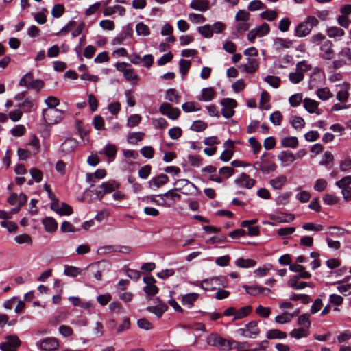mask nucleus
<instances>
[{"instance_id": "obj_1", "label": "nucleus", "mask_w": 351, "mask_h": 351, "mask_svg": "<svg viewBox=\"0 0 351 351\" xmlns=\"http://www.w3.org/2000/svg\"><path fill=\"white\" fill-rule=\"evenodd\" d=\"M110 269V263L105 261L90 264L86 267V270L89 275L93 276L99 281L102 280V274L106 271H108Z\"/></svg>"}, {"instance_id": "obj_2", "label": "nucleus", "mask_w": 351, "mask_h": 351, "mask_svg": "<svg viewBox=\"0 0 351 351\" xmlns=\"http://www.w3.org/2000/svg\"><path fill=\"white\" fill-rule=\"evenodd\" d=\"M43 117L47 124H56L63 119V111L56 108L43 109Z\"/></svg>"}, {"instance_id": "obj_3", "label": "nucleus", "mask_w": 351, "mask_h": 351, "mask_svg": "<svg viewBox=\"0 0 351 351\" xmlns=\"http://www.w3.org/2000/svg\"><path fill=\"white\" fill-rule=\"evenodd\" d=\"M175 190L186 195H192L196 193L197 188L194 184L186 179H180L175 182Z\"/></svg>"}, {"instance_id": "obj_4", "label": "nucleus", "mask_w": 351, "mask_h": 351, "mask_svg": "<svg viewBox=\"0 0 351 351\" xmlns=\"http://www.w3.org/2000/svg\"><path fill=\"white\" fill-rule=\"evenodd\" d=\"M270 31L269 25L264 23L256 28L250 30L247 34V40L253 43L256 37H263L269 34Z\"/></svg>"}, {"instance_id": "obj_5", "label": "nucleus", "mask_w": 351, "mask_h": 351, "mask_svg": "<svg viewBox=\"0 0 351 351\" xmlns=\"http://www.w3.org/2000/svg\"><path fill=\"white\" fill-rule=\"evenodd\" d=\"M238 332L242 336L247 338H256L260 333L257 322L255 321L250 322L245 324V328L239 329Z\"/></svg>"}, {"instance_id": "obj_6", "label": "nucleus", "mask_w": 351, "mask_h": 351, "mask_svg": "<svg viewBox=\"0 0 351 351\" xmlns=\"http://www.w3.org/2000/svg\"><path fill=\"white\" fill-rule=\"evenodd\" d=\"M221 104L223 106L222 115L226 118L232 117L234 114V108L237 106V101L233 99L224 98L221 101Z\"/></svg>"}, {"instance_id": "obj_7", "label": "nucleus", "mask_w": 351, "mask_h": 351, "mask_svg": "<svg viewBox=\"0 0 351 351\" xmlns=\"http://www.w3.org/2000/svg\"><path fill=\"white\" fill-rule=\"evenodd\" d=\"M21 341L16 335H9L6 337V341L0 344V349L2 351H16L20 346Z\"/></svg>"}, {"instance_id": "obj_8", "label": "nucleus", "mask_w": 351, "mask_h": 351, "mask_svg": "<svg viewBox=\"0 0 351 351\" xmlns=\"http://www.w3.org/2000/svg\"><path fill=\"white\" fill-rule=\"evenodd\" d=\"M206 343L211 346L220 347L223 349H227V347L230 346L228 340L216 333L208 336Z\"/></svg>"}, {"instance_id": "obj_9", "label": "nucleus", "mask_w": 351, "mask_h": 351, "mask_svg": "<svg viewBox=\"0 0 351 351\" xmlns=\"http://www.w3.org/2000/svg\"><path fill=\"white\" fill-rule=\"evenodd\" d=\"M332 43L329 40H326L320 46L322 54L320 57L322 59L330 60L335 57V52L332 49Z\"/></svg>"}, {"instance_id": "obj_10", "label": "nucleus", "mask_w": 351, "mask_h": 351, "mask_svg": "<svg viewBox=\"0 0 351 351\" xmlns=\"http://www.w3.org/2000/svg\"><path fill=\"white\" fill-rule=\"evenodd\" d=\"M78 145V141L73 138H67L61 144L60 152L63 154H69L75 151Z\"/></svg>"}, {"instance_id": "obj_11", "label": "nucleus", "mask_w": 351, "mask_h": 351, "mask_svg": "<svg viewBox=\"0 0 351 351\" xmlns=\"http://www.w3.org/2000/svg\"><path fill=\"white\" fill-rule=\"evenodd\" d=\"M234 183L239 187H245L246 189H250L254 186L256 180L250 178L246 173H242L237 179H235Z\"/></svg>"}, {"instance_id": "obj_12", "label": "nucleus", "mask_w": 351, "mask_h": 351, "mask_svg": "<svg viewBox=\"0 0 351 351\" xmlns=\"http://www.w3.org/2000/svg\"><path fill=\"white\" fill-rule=\"evenodd\" d=\"M304 108L308 111L309 113L313 114L315 113L317 114H320L322 113V110L318 108L319 103L314 99H311L309 98H305L303 100Z\"/></svg>"}, {"instance_id": "obj_13", "label": "nucleus", "mask_w": 351, "mask_h": 351, "mask_svg": "<svg viewBox=\"0 0 351 351\" xmlns=\"http://www.w3.org/2000/svg\"><path fill=\"white\" fill-rule=\"evenodd\" d=\"M58 341L54 337L45 338L40 343V348L43 350H54L58 348Z\"/></svg>"}, {"instance_id": "obj_14", "label": "nucleus", "mask_w": 351, "mask_h": 351, "mask_svg": "<svg viewBox=\"0 0 351 351\" xmlns=\"http://www.w3.org/2000/svg\"><path fill=\"white\" fill-rule=\"evenodd\" d=\"M243 287L245 289L247 293L254 296L257 295L258 294L267 295L271 292V289L261 286L243 285Z\"/></svg>"}, {"instance_id": "obj_15", "label": "nucleus", "mask_w": 351, "mask_h": 351, "mask_svg": "<svg viewBox=\"0 0 351 351\" xmlns=\"http://www.w3.org/2000/svg\"><path fill=\"white\" fill-rule=\"evenodd\" d=\"M269 156V154L265 152L260 157V160L263 161V173L265 174L274 171L276 169V164L267 158Z\"/></svg>"}, {"instance_id": "obj_16", "label": "nucleus", "mask_w": 351, "mask_h": 351, "mask_svg": "<svg viewBox=\"0 0 351 351\" xmlns=\"http://www.w3.org/2000/svg\"><path fill=\"white\" fill-rule=\"evenodd\" d=\"M278 158L282 162V165L286 167L295 161L297 159V156H294V154L291 152L282 151L278 155Z\"/></svg>"}, {"instance_id": "obj_17", "label": "nucleus", "mask_w": 351, "mask_h": 351, "mask_svg": "<svg viewBox=\"0 0 351 351\" xmlns=\"http://www.w3.org/2000/svg\"><path fill=\"white\" fill-rule=\"evenodd\" d=\"M287 285L289 287L293 288L295 290L302 289L306 287H314V284L313 282H304V281L299 282V280L297 279L296 277L291 278L288 280Z\"/></svg>"}, {"instance_id": "obj_18", "label": "nucleus", "mask_w": 351, "mask_h": 351, "mask_svg": "<svg viewBox=\"0 0 351 351\" xmlns=\"http://www.w3.org/2000/svg\"><path fill=\"white\" fill-rule=\"evenodd\" d=\"M308 26L309 25L304 21L300 23L295 29V36L300 38L308 36L311 32V27Z\"/></svg>"}, {"instance_id": "obj_19", "label": "nucleus", "mask_w": 351, "mask_h": 351, "mask_svg": "<svg viewBox=\"0 0 351 351\" xmlns=\"http://www.w3.org/2000/svg\"><path fill=\"white\" fill-rule=\"evenodd\" d=\"M169 180V178L165 174H160L158 176L153 178L149 181V186L150 187L158 189L160 186L165 185L166 183H167Z\"/></svg>"}, {"instance_id": "obj_20", "label": "nucleus", "mask_w": 351, "mask_h": 351, "mask_svg": "<svg viewBox=\"0 0 351 351\" xmlns=\"http://www.w3.org/2000/svg\"><path fill=\"white\" fill-rule=\"evenodd\" d=\"M190 7L195 10L205 12L209 8V2L208 0H193Z\"/></svg>"}, {"instance_id": "obj_21", "label": "nucleus", "mask_w": 351, "mask_h": 351, "mask_svg": "<svg viewBox=\"0 0 351 351\" xmlns=\"http://www.w3.org/2000/svg\"><path fill=\"white\" fill-rule=\"evenodd\" d=\"M42 222L47 232H53L57 230L58 223L53 218L47 217L43 219Z\"/></svg>"}, {"instance_id": "obj_22", "label": "nucleus", "mask_w": 351, "mask_h": 351, "mask_svg": "<svg viewBox=\"0 0 351 351\" xmlns=\"http://www.w3.org/2000/svg\"><path fill=\"white\" fill-rule=\"evenodd\" d=\"M215 96V92L211 87L204 88L202 90V94L198 97L199 101H209Z\"/></svg>"}, {"instance_id": "obj_23", "label": "nucleus", "mask_w": 351, "mask_h": 351, "mask_svg": "<svg viewBox=\"0 0 351 351\" xmlns=\"http://www.w3.org/2000/svg\"><path fill=\"white\" fill-rule=\"evenodd\" d=\"M243 68L248 73H254L258 69V62L255 58H248L247 63L243 66Z\"/></svg>"}, {"instance_id": "obj_24", "label": "nucleus", "mask_w": 351, "mask_h": 351, "mask_svg": "<svg viewBox=\"0 0 351 351\" xmlns=\"http://www.w3.org/2000/svg\"><path fill=\"white\" fill-rule=\"evenodd\" d=\"M280 144L283 147L294 149L298 145V140L295 136L285 137L281 139Z\"/></svg>"}, {"instance_id": "obj_25", "label": "nucleus", "mask_w": 351, "mask_h": 351, "mask_svg": "<svg viewBox=\"0 0 351 351\" xmlns=\"http://www.w3.org/2000/svg\"><path fill=\"white\" fill-rule=\"evenodd\" d=\"M326 34L329 38H335L344 36L345 32L340 27L332 26L326 29Z\"/></svg>"}, {"instance_id": "obj_26", "label": "nucleus", "mask_w": 351, "mask_h": 351, "mask_svg": "<svg viewBox=\"0 0 351 351\" xmlns=\"http://www.w3.org/2000/svg\"><path fill=\"white\" fill-rule=\"evenodd\" d=\"M106 193H111L120 187V184L116 180H109L101 184Z\"/></svg>"}, {"instance_id": "obj_27", "label": "nucleus", "mask_w": 351, "mask_h": 351, "mask_svg": "<svg viewBox=\"0 0 351 351\" xmlns=\"http://www.w3.org/2000/svg\"><path fill=\"white\" fill-rule=\"evenodd\" d=\"M252 311V307L250 305L243 306L239 309L236 308V315L233 320L241 319L247 317Z\"/></svg>"}, {"instance_id": "obj_28", "label": "nucleus", "mask_w": 351, "mask_h": 351, "mask_svg": "<svg viewBox=\"0 0 351 351\" xmlns=\"http://www.w3.org/2000/svg\"><path fill=\"white\" fill-rule=\"evenodd\" d=\"M167 308L168 306L165 304H159L155 306H148L147 310L160 317L167 310Z\"/></svg>"}, {"instance_id": "obj_29", "label": "nucleus", "mask_w": 351, "mask_h": 351, "mask_svg": "<svg viewBox=\"0 0 351 351\" xmlns=\"http://www.w3.org/2000/svg\"><path fill=\"white\" fill-rule=\"evenodd\" d=\"M285 176H280L274 179L270 180L269 184L274 189H280L287 182Z\"/></svg>"}, {"instance_id": "obj_30", "label": "nucleus", "mask_w": 351, "mask_h": 351, "mask_svg": "<svg viewBox=\"0 0 351 351\" xmlns=\"http://www.w3.org/2000/svg\"><path fill=\"white\" fill-rule=\"evenodd\" d=\"M309 330L300 327L299 328L293 329L289 333L291 337L295 339H300L302 337H306L309 335Z\"/></svg>"}, {"instance_id": "obj_31", "label": "nucleus", "mask_w": 351, "mask_h": 351, "mask_svg": "<svg viewBox=\"0 0 351 351\" xmlns=\"http://www.w3.org/2000/svg\"><path fill=\"white\" fill-rule=\"evenodd\" d=\"M339 58H341L345 64L351 65V49L349 47L343 48L338 54Z\"/></svg>"}, {"instance_id": "obj_32", "label": "nucleus", "mask_w": 351, "mask_h": 351, "mask_svg": "<svg viewBox=\"0 0 351 351\" xmlns=\"http://www.w3.org/2000/svg\"><path fill=\"white\" fill-rule=\"evenodd\" d=\"M287 337V333L278 329L269 330L267 333L268 339H282Z\"/></svg>"}, {"instance_id": "obj_33", "label": "nucleus", "mask_w": 351, "mask_h": 351, "mask_svg": "<svg viewBox=\"0 0 351 351\" xmlns=\"http://www.w3.org/2000/svg\"><path fill=\"white\" fill-rule=\"evenodd\" d=\"M106 175V171L104 169H97L94 173H88L86 177L90 182H95L96 179L104 178Z\"/></svg>"}, {"instance_id": "obj_34", "label": "nucleus", "mask_w": 351, "mask_h": 351, "mask_svg": "<svg viewBox=\"0 0 351 351\" xmlns=\"http://www.w3.org/2000/svg\"><path fill=\"white\" fill-rule=\"evenodd\" d=\"M294 219V215L291 213H280L275 217V220L279 223H291Z\"/></svg>"}, {"instance_id": "obj_35", "label": "nucleus", "mask_w": 351, "mask_h": 351, "mask_svg": "<svg viewBox=\"0 0 351 351\" xmlns=\"http://www.w3.org/2000/svg\"><path fill=\"white\" fill-rule=\"evenodd\" d=\"M216 278H211L210 279H205L201 282V287L206 291H213L214 289H217V287L215 285V282H217Z\"/></svg>"}, {"instance_id": "obj_36", "label": "nucleus", "mask_w": 351, "mask_h": 351, "mask_svg": "<svg viewBox=\"0 0 351 351\" xmlns=\"http://www.w3.org/2000/svg\"><path fill=\"white\" fill-rule=\"evenodd\" d=\"M123 76L127 81L130 82L132 84H136L138 80V76L132 68L128 69L124 72Z\"/></svg>"}, {"instance_id": "obj_37", "label": "nucleus", "mask_w": 351, "mask_h": 351, "mask_svg": "<svg viewBox=\"0 0 351 351\" xmlns=\"http://www.w3.org/2000/svg\"><path fill=\"white\" fill-rule=\"evenodd\" d=\"M317 97L322 100L326 101L332 97L333 95L327 87L318 88L317 90Z\"/></svg>"}, {"instance_id": "obj_38", "label": "nucleus", "mask_w": 351, "mask_h": 351, "mask_svg": "<svg viewBox=\"0 0 351 351\" xmlns=\"http://www.w3.org/2000/svg\"><path fill=\"white\" fill-rule=\"evenodd\" d=\"M297 324L298 326L309 330L311 326L310 315L308 313H304L300 315L298 318Z\"/></svg>"}, {"instance_id": "obj_39", "label": "nucleus", "mask_w": 351, "mask_h": 351, "mask_svg": "<svg viewBox=\"0 0 351 351\" xmlns=\"http://www.w3.org/2000/svg\"><path fill=\"white\" fill-rule=\"evenodd\" d=\"M198 294L197 293H188L182 297V303L184 306L191 308L194 302L197 300Z\"/></svg>"}, {"instance_id": "obj_40", "label": "nucleus", "mask_w": 351, "mask_h": 351, "mask_svg": "<svg viewBox=\"0 0 351 351\" xmlns=\"http://www.w3.org/2000/svg\"><path fill=\"white\" fill-rule=\"evenodd\" d=\"M274 45L277 49H288L291 46L292 41L286 38H276L274 40Z\"/></svg>"}, {"instance_id": "obj_41", "label": "nucleus", "mask_w": 351, "mask_h": 351, "mask_svg": "<svg viewBox=\"0 0 351 351\" xmlns=\"http://www.w3.org/2000/svg\"><path fill=\"white\" fill-rule=\"evenodd\" d=\"M235 264L239 267L249 268L254 267L256 265V261L253 259L239 258L236 260Z\"/></svg>"}, {"instance_id": "obj_42", "label": "nucleus", "mask_w": 351, "mask_h": 351, "mask_svg": "<svg viewBox=\"0 0 351 351\" xmlns=\"http://www.w3.org/2000/svg\"><path fill=\"white\" fill-rule=\"evenodd\" d=\"M166 99L171 102H174L176 104L179 103L180 96L178 95L177 91L174 88H169L166 90Z\"/></svg>"}, {"instance_id": "obj_43", "label": "nucleus", "mask_w": 351, "mask_h": 351, "mask_svg": "<svg viewBox=\"0 0 351 351\" xmlns=\"http://www.w3.org/2000/svg\"><path fill=\"white\" fill-rule=\"evenodd\" d=\"M290 123L295 129H301L304 128L305 121L301 117L291 116L290 118Z\"/></svg>"}, {"instance_id": "obj_44", "label": "nucleus", "mask_w": 351, "mask_h": 351, "mask_svg": "<svg viewBox=\"0 0 351 351\" xmlns=\"http://www.w3.org/2000/svg\"><path fill=\"white\" fill-rule=\"evenodd\" d=\"M145 134L141 132H131L128 135V141L130 143L135 144L137 142L142 141Z\"/></svg>"}, {"instance_id": "obj_45", "label": "nucleus", "mask_w": 351, "mask_h": 351, "mask_svg": "<svg viewBox=\"0 0 351 351\" xmlns=\"http://www.w3.org/2000/svg\"><path fill=\"white\" fill-rule=\"evenodd\" d=\"M293 317L294 314L283 313L281 315H277L275 317V321L278 324H286L290 322Z\"/></svg>"}, {"instance_id": "obj_46", "label": "nucleus", "mask_w": 351, "mask_h": 351, "mask_svg": "<svg viewBox=\"0 0 351 351\" xmlns=\"http://www.w3.org/2000/svg\"><path fill=\"white\" fill-rule=\"evenodd\" d=\"M136 32L138 36H146L149 35L150 30L147 25L140 22L136 25Z\"/></svg>"}, {"instance_id": "obj_47", "label": "nucleus", "mask_w": 351, "mask_h": 351, "mask_svg": "<svg viewBox=\"0 0 351 351\" xmlns=\"http://www.w3.org/2000/svg\"><path fill=\"white\" fill-rule=\"evenodd\" d=\"M81 272V269L78 267L70 265L64 266V274L68 276L76 277Z\"/></svg>"}, {"instance_id": "obj_48", "label": "nucleus", "mask_w": 351, "mask_h": 351, "mask_svg": "<svg viewBox=\"0 0 351 351\" xmlns=\"http://www.w3.org/2000/svg\"><path fill=\"white\" fill-rule=\"evenodd\" d=\"M191 65V62L190 60H186L184 59H181L179 61V69L180 72L182 76L185 75L189 71Z\"/></svg>"}, {"instance_id": "obj_49", "label": "nucleus", "mask_w": 351, "mask_h": 351, "mask_svg": "<svg viewBox=\"0 0 351 351\" xmlns=\"http://www.w3.org/2000/svg\"><path fill=\"white\" fill-rule=\"evenodd\" d=\"M14 241L18 244H32L31 237L27 234H22L14 237Z\"/></svg>"}, {"instance_id": "obj_50", "label": "nucleus", "mask_w": 351, "mask_h": 351, "mask_svg": "<svg viewBox=\"0 0 351 351\" xmlns=\"http://www.w3.org/2000/svg\"><path fill=\"white\" fill-rule=\"evenodd\" d=\"M178 191L174 189L169 190L167 192L163 194L158 195V197H159L161 199H164V197L166 198H170L173 200L175 199H177L178 200L180 199V195L177 193Z\"/></svg>"}, {"instance_id": "obj_51", "label": "nucleus", "mask_w": 351, "mask_h": 351, "mask_svg": "<svg viewBox=\"0 0 351 351\" xmlns=\"http://www.w3.org/2000/svg\"><path fill=\"white\" fill-rule=\"evenodd\" d=\"M198 32L202 36L206 38H211L213 34V31L209 25L199 27Z\"/></svg>"}, {"instance_id": "obj_52", "label": "nucleus", "mask_w": 351, "mask_h": 351, "mask_svg": "<svg viewBox=\"0 0 351 351\" xmlns=\"http://www.w3.org/2000/svg\"><path fill=\"white\" fill-rule=\"evenodd\" d=\"M290 300L293 301L301 300L303 304H308L312 301L311 298L308 295L296 293H293Z\"/></svg>"}, {"instance_id": "obj_53", "label": "nucleus", "mask_w": 351, "mask_h": 351, "mask_svg": "<svg viewBox=\"0 0 351 351\" xmlns=\"http://www.w3.org/2000/svg\"><path fill=\"white\" fill-rule=\"evenodd\" d=\"M304 73L296 70L295 72H291L289 75V79L293 84H298L303 80Z\"/></svg>"}, {"instance_id": "obj_54", "label": "nucleus", "mask_w": 351, "mask_h": 351, "mask_svg": "<svg viewBox=\"0 0 351 351\" xmlns=\"http://www.w3.org/2000/svg\"><path fill=\"white\" fill-rule=\"evenodd\" d=\"M104 153L110 159L109 161H112L115 157L117 153V149L115 145L110 144L107 145L104 149Z\"/></svg>"}, {"instance_id": "obj_55", "label": "nucleus", "mask_w": 351, "mask_h": 351, "mask_svg": "<svg viewBox=\"0 0 351 351\" xmlns=\"http://www.w3.org/2000/svg\"><path fill=\"white\" fill-rule=\"evenodd\" d=\"M264 80L274 88H277L280 84V79L277 76L267 75Z\"/></svg>"}, {"instance_id": "obj_56", "label": "nucleus", "mask_w": 351, "mask_h": 351, "mask_svg": "<svg viewBox=\"0 0 351 351\" xmlns=\"http://www.w3.org/2000/svg\"><path fill=\"white\" fill-rule=\"evenodd\" d=\"M303 100L304 99H302V94L301 93L294 94L291 95L289 99L290 105L292 107H296L299 106Z\"/></svg>"}, {"instance_id": "obj_57", "label": "nucleus", "mask_w": 351, "mask_h": 351, "mask_svg": "<svg viewBox=\"0 0 351 351\" xmlns=\"http://www.w3.org/2000/svg\"><path fill=\"white\" fill-rule=\"evenodd\" d=\"M1 226L6 228L10 233L15 232L18 228L17 225L14 222L10 221H3L1 222Z\"/></svg>"}, {"instance_id": "obj_58", "label": "nucleus", "mask_w": 351, "mask_h": 351, "mask_svg": "<svg viewBox=\"0 0 351 351\" xmlns=\"http://www.w3.org/2000/svg\"><path fill=\"white\" fill-rule=\"evenodd\" d=\"M141 117L139 114H133L128 117L127 125L130 128L134 127L140 123Z\"/></svg>"}, {"instance_id": "obj_59", "label": "nucleus", "mask_w": 351, "mask_h": 351, "mask_svg": "<svg viewBox=\"0 0 351 351\" xmlns=\"http://www.w3.org/2000/svg\"><path fill=\"white\" fill-rule=\"evenodd\" d=\"M250 19V13L244 10H239L235 15L237 21H248Z\"/></svg>"}, {"instance_id": "obj_60", "label": "nucleus", "mask_w": 351, "mask_h": 351, "mask_svg": "<svg viewBox=\"0 0 351 351\" xmlns=\"http://www.w3.org/2000/svg\"><path fill=\"white\" fill-rule=\"evenodd\" d=\"M219 173L222 177L228 178L234 173V169L231 167H223L219 169Z\"/></svg>"}, {"instance_id": "obj_61", "label": "nucleus", "mask_w": 351, "mask_h": 351, "mask_svg": "<svg viewBox=\"0 0 351 351\" xmlns=\"http://www.w3.org/2000/svg\"><path fill=\"white\" fill-rule=\"evenodd\" d=\"M256 313L263 318H267L271 314V309L269 307L259 305L256 309Z\"/></svg>"}, {"instance_id": "obj_62", "label": "nucleus", "mask_w": 351, "mask_h": 351, "mask_svg": "<svg viewBox=\"0 0 351 351\" xmlns=\"http://www.w3.org/2000/svg\"><path fill=\"white\" fill-rule=\"evenodd\" d=\"M340 170L343 172H348L351 170V158L346 157L339 164Z\"/></svg>"}, {"instance_id": "obj_63", "label": "nucleus", "mask_w": 351, "mask_h": 351, "mask_svg": "<svg viewBox=\"0 0 351 351\" xmlns=\"http://www.w3.org/2000/svg\"><path fill=\"white\" fill-rule=\"evenodd\" d=\"M29 173L33 180H35L36 182H40L43 179V173L40 170L37 168H32L29 170Z\"/></svg>"}, {"instance_id": "obj_64", "label": "nucleus", "mask_w": 351, "mask_h": 351, "mask_svg": "<svg viewBox=\"0 0 351 351\" xmlns=\"http://www.w3.org/2000/svg\"><path fill=\"white\" fill-rule=\"evenodd\" d=\"M351 184V176H347L341 178L340 180H338L335 182V185L339 188H346L349 187V185Z\"/></svg>"}]
</instances>
